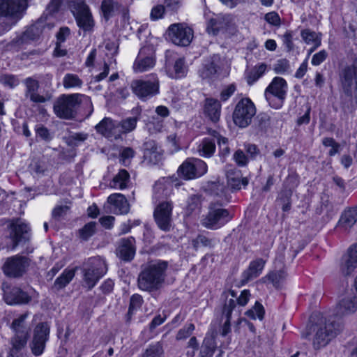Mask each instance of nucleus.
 Instances as JSON below:
<instances>
[{"label":"nucleus","mask_w":357,"mask_h":357,"mask_svg":"<svg viewBox=\"0 0 357 357\" xmlns=\"http://www.w3.org/2000/svg\"><path fill=\"white\" fill-rule=\"evenodd\" d=\"M167 268L165 261H151L146 265L138 277L139 288L147 291L160 289L165 281Z\"/></svg>","instance_id":"f257e3e1"},{"label":"nucleus","mask_w":357,"mask_h":357,"mask_svg":"<svg viewBox=\"0 0 357 357\" xmlns=\"http://www.w3.org/2000/svg\"><path fill=\"white\" fill-rule=\"evenodd\" d=\"M340 326L335 321L321 317L312 328V344L315 350L326 347L339 333Z\"/></svg>","instance_id":"f03ea898"},{"label":"nucleus","mask_w":357,"mask_h":357,"mask_svg":"<svg viewBox=\"0 0 357 357\" xmlns=\"http://www.w3.org/2000/svg\"><path fill=\"white\" fill-rule=\"evenodd\" d=\"M29 314V312L20 314L11 324L14 335L12 337V348L8 357H24L20 351L26 347L29 337L31 325L27 321Z\"/></svg>","instance_id":"7ed1b4c3"},{"label":"nucleus","mask_w":357,"mask_h":357,"mask_svg":"<svg viewBox=\"0 0 357 357\" xmlns=\"http://www.w3.org/2000/svg\"><path fill=\"white\" fill-rule=\"evenodd\" d=\"M232 218L227 209L218 203L211 204L208 212L202 216V225L208 229L216 230L222 227Z\"/></svg>","instance_id":"20e7f679"},{"label":"nucleus","mask_w":357,"mask_h":357,"mask_svg":"<svg viewBox=\"0 0 357 357\" xmlns=\"http://www.w3.org/2000/svg\"><path fill=\"white\" fill-rule=\"evenodd\" d=\"M84 95L79 93L62 95L58 98L54 104V112L61 119H73L76 109L82 102V98Z\"/></svg>","instance_id":"39448f33"},{"label":"nucleus","mask_w":357,"mask_h":357,"mask_svg":"<svg viewBox=\"0 0 357 357\" xmlns=\"http://www.w3.org/2000/svg\"><path fill=\"white\" fill-rule=\"evenodd\" d=\"M107 271V264L104 259L100 257L90 258L83 270L84 286L91 289Z\"/></svg>","instance_id":"423d86ee"},{"label":"nucleus","mask_w":357,"mask_h":357,"mask_svg":"<svg viewBox=\"0 0 357 357\" xmlns=\"http://www.w3.org/2000/svg\"><path fill=\"white\" fill-rule=\"evenodd\" d=\"M287 92V82L282 77H275L265 89L264 96L272 108L278 109L284 104Z\"/></svg>","instance_id":"0eeeda50"},{"label":"nucleus","mask_w":357,"mask_h":357,"mask_svg":"<svg viewBox=\"0 0 357 357\" xmlns=\"http://www.w3.org/2000/svg\"><path fill=\"white\" fill-rule=\"evenodd\" d=\"M256 114V107L249 98H242L236 104L233 112L234 123L240 128H246Z\"/></svg>","instance_id":"6e6552de"},{"label":"nucleus","mask_w":357,"mask_h":357,"mask_svg":"<svg viewBox=\"0 0 357 357\" xmlns=\"http://www.w3.org/2000/svg\"><path fill=\"white\" fill-rule=\"evenodd\" d=\"M167 34L169 39L178 46H188L194 37V31L191 27L184 23H175L171 24Z\"/></svg>","instance_id":"1a4fd4ad"},{"label":"nucleus","mask_w":357,"mask_h":357,"mask_svg":"<svg viewBox=\"0 0 357 357\" xmlns=\"http://www.w3.org/2000/svg\"><path fill=\"white\" fill-rule=\"evenodd\" d=\"M132 92L140 99L149 98L159 93L160 82L155 75H152L149 80L137 79L131 83Z\"/></svg>","instance_id":"9d476101"},{"label":"nucleus","mask_w":357,"mask_h":357,"mask_svg":"<svg viewBox=\"0 0 357 357\" xmlns=\"http://www.w3.org/2000/svg\"><path fill=\"white\" fill-rule=\"evenodd\" d=\"M49 335L50 326L47 323H39L35 326L29 343L31 351L34 356H40L44 352Z\"/></svg>","instance_id":"9b49d317"},{"label":"nucleus","mask_w":357,"mask_h":357,"mask_svg":"<svg viewBox=\"0 0 357 357\" xmlns=\"http://www.w3.org/2000/svg\"><path fill=\"white\" fill-rule=\"evenodd\" d=\"M28 6L27 0H0V15L17 22Z\"/></svg>","instance_id":"f8f14e48"},{"label":"nucleus","mask_w":357,"mask_h":357,"mask_svg":"<svg viewBox=\"0 0 357 357\" xmlns=\"http://www.w3.org/2000/svg\"><path fill=\"white\" fill-rule=\"evenodd\" d=\"M178 172L185 179H193L206 173L207 165L201 159L188 158L179 167Z\"/></svg>","instance_id":"ddd939ff"},{"label":"nucleus","mask_w":357,"mask_h":357,"mask_svg":"<svg viewBox=\"0 0 357 357\" xmlns=\"http://www.w3.org/2000/svg\"><path fill=\"white\" fill-rule=\"evenodd\" d=\"M173 207L172 201H165L160 202L154 210L155 221L158 227L162 231H168L172 227Z\"/></svg>","instance_id":"4468645a"},{"label":"nucleus","mask_w":357,"mask_h":357,"mask_svg":"<svg viewBox=\"0 0 357 357\" xmlns=\"http://www.w3.org/2000/svg\"><path fill=\"white\" fill-rule=\"evenodd\" d=\"M29 266V260L25 257L15 255L6 259L2 269L8 277L18 278L22 276Z\"/></svg>","instance_id":"2eb2a0df"},{"label":"nucleus","mask_w":357,"mask_h":357,"mask_svg":"<svg viewBox=\"0 0 357 357\" xmlns=\"http://www.w3.org/2000/svg\"><path fill=\"white\" fill-rule=\"evenodd\" d=\"M75 14L77 26L84 31H91L95 25L89 7L83 1H78L75 5Z\"/></svg>","instance_id":"dca6fc26"},{"label":"nucleus","mask_w":357,"mask_h":357,"mask_svg":"<svg viewBox=\"0 0 357 357\" xmlns=\"http://www.w3.org/2000/svg\"><path fill=\"white\" fill-rule=\"evenodd\" d=\"M342 85L345 93L354 96L357 100V68L351 66L345 68L342 74Z\"/></svg>","instance_id":"f3484780"},{"label":"nucleus","mask_w":357,"mask_h":357,"mask_svg":"<svg viewBox=\"0 0 357 357\" xmlns=\"http://www.w3.org/2000/svg\"><path fill=\"white\" fill-rule=\"evenodd\" d=\"M148 48L143 47L140 50L135 59L132 68L135 73H140L153 68L155 64V58L152 54H146Z\"/></svg>","instance_id":"a211bd4d"},{"label":"nucleus","mask_w":357,"mask_h":357,"mask_svg":"<svg viewBox=\"0 0 357 357\" xmlns=\"http://www.w3.org/2000/svg\"><path fill=\"white\" fill-rule=\"evenodd\" d=\"M25 85V96L30 100L36 103H43L49 100L50 97L44 96L38 93L39 83L36 79L31 77H27L24 80Z\"/></svg>","instance_id":"6ab92c4d"},{"label":"nucleus","mask_w":357,"mask_h":357,"mask_svg":"<svg viewBox=\"0 0 357 357\" xmlns=\"http://www.w3.org/2000/svg\"><path fill=\"white\" fill-rule=\"evenodd\" d=\"M98 132L107 138H119V130H118L117 122L109 118H104L96 126Z\"/></svg>","instance_id":"aec40b11"},{"label":"nucleus","mask_w":357,"mask_h":357,"mask_svg":"<svg viewBox=\"0 0 357 357\" xmlns=\"http://www.w3.org/2000/svg\"><path fill=\"white\" fill-rule=\"evenodd\" d=\"M357 268V245L352 246L342 259L340 271L344 275H350Z\"/></svg>","instance_id":"412c9836"},{"label":"nucleus","mask_w":357,"mask_h":357,"mask_svg":"<svg viewBox=\"0 0 357 357\" xmlns=\"http://www.w3.org/2000/svg\"><path fill=\"white\" fill-rule=\"evenodd\" d=\"M107 202L113 206V210L116 214H126L128 213L130 206L127 199L121 193H114L107 198Z\"/></svg>","instance_id":"4be33fe9"},{"label":"nucleus","mask_w":357,"mask_h":357,"mask_svg":"<svg viewBox=\"0 0 357 357\" xmlns=\"http://www.w3.org/2000/svg\"><path fill=\"white\" fill-rule=\"evenodd\" d=\"M4 299L9 305H18L28 303L31 300V297L21 289L14 287L6 294Z\"/></svg>","instance_id":"5701e85b"},{"label":"nucleus","mask_w":357,"mask_h":357,"mask_svg":"<svg viewBox=\"0 0 357 357\" xmlns=\"http://www.w3.org/2000/svg\"><path fill=\"white\" fill-rule=\"evenodd\" d=\"M29 227L24 222H18L13 225L10 238L13 242V246L16 247L20 243L25 242L29 238Z\"/></svg>","instance_id":"b1692460"},{"label":"nucleus","mask_w":357,"mask_h":357,"mask_svg":"<svg viewBox=\"0 0 357 357\" xmlns=\"http://www.w3.org/2000/svg\"><path fill=\"white\" fill-rule=\"evenodd\" d=\"M135 239L132 237L122 239L117 249V255L124 261L131 260L135 254Z\"/></svg>","instance_id":"393cba45"},{"label":"nucleus","mask_w":357,"mask_h":357,"mask_svg":"<svg viewBox=\"0 0 357 357\" xmlns=\"http://www.w3.org/2000/svg\"><path fill=\"white\" fill-rule=\"evenodd\" d=\"M204 112L213 122L219 121L221 114V104L214 98H206L204 104Z\"/></svg>","instance_id":"a878e982"},{"label":"nucleus","mask_w":357,"mask_h":357,"mask_svg":"<svg viewBox=\"0 0 357 357\" xmlns=\"http://www.w3.org/2000/svg\"><path fill=\"white\" fill-rule=\"evenodd\" d=\"M226 175L227 184L232 189L238 190L241 186H246L248 183L247 178H243L241 172L238 169H229Z\"/></svg>","instance_id":"bb28decb"},{"label":"nucleus","mask_w":357,"mask_h":357,"mask_svg":"<svg viewBox=\"0 0 357 357\" xmlns=\"http://www.w3.org/2000/svg\"><path fill=\"white\" fill-rule=\"evenodd\" d=\"M265 261L262 259H258L250 263L248 268L243 273V282L248 281L258 277L262 272Z\"/></svg>","instance_id":"cd10ccee"},{"label":"nucleus","mask_w":357,"mask_h":357,"mask_svg":"<svg viewBox=\"0 0 357 357\" xmlns=\"http://www.w3.org/2000/svg\"><path fill=\"white\" fill-rule=\"evenodd\" d=\"M357 309V297L350 296L343 298L337 306V313L344 315L352 313Z\"/></svg>","instance_id":"c85d7f7f"},{"label":"nucleus","mask_w":357,"mask_h":357,"mask_svg":"<svg viewBox=\"0 0 357 357\" xmlns=\"http://www.w3.org/2000/svg\"><path fill=\"white\" fill-rule=\"evenodd\" d=\"M357 221V206L344 211L340 220L339 225L344 229L351 228Z\"/></svg>","instance_id":"c756f323"},{"label":"nucleus","mask_w":357,"mask_h":357,"mask_svg":"<svg viewBox=\"0 0 357 357\" xmlns=\"http://www.w3.org/2000/svg\"><path fill=\"white\" fill-rule=\"evenodd\" d=\"M229 294L232 297L228 300L223 308V314L226 316L227 320L224 325L223 335H225L229 329L230 317L233 310L236 307V301L234 298L236 297V294L234 291H229Z\"/></svg>","instance_id":"7c9ffc66"},{"label":"nucleus","mask_w":357,"mask_h":357,"mask_svg":"<svg viewBox=\"0 0 357 357\" xmlns=\"http://www.w3.org/2000/svg\"><path fill=\"white\" fill-rule=\"evenodd\" d=\"M44 17H41L40 20L37 22L33 25L29 27L23 33L21 38L22 42H26L27 40H35L40 33V28L43 27L44 23L46 22L44 19Z\"/></svg>","instance_id":"2f4dec72"},{"label":"nucleus","mask_w":357,"mask_h":357,"mask_svg":"<svg viewBox=\"0 0 357 357\" xmlns=\"http://www.w3.org/2000/svg\"><path fill=\"white\" fill-rule=\"evenodd\" d=\"M64 0H52L47 6L46 10L42 17L47 22V26L49 29H52L54 25V20H52V15L57 12Z\"/></svg>","instance_id":"473e14b6"},{"label":"nucleus","mask_w":357,"mask_h":357,"mask_svg":"<svg viewBox=\"0 0 357 357\" xmlns=\"http://www.w3.org/2000/svg\"><path fill=\"white\" fill-rule=\"evenodd\" d=\"M130 175L128 172L125 169H121L119 173L114 177L110 186L114 189L123 190L127 187V183L129 181Z\"/></svg>","instance_id":"72a5a7b5"},{"label":"nucleus","mask_w":357,"mask_h":357,"mask_svg":"<svg viewBox=\"0 0 357 357\" xmlns=\"http://www.w3.org/2000/svg\"><path fill=\"white\" fill-rule=\"evenodd\" d=\"M215 149V142L210 138H204L199 144L197 151L201 156L211 157Z\"/></svg>","instance_id":"f704fd0d"},{"label":"nucleus","mask_w":357,"mask_h":357,"mask_svg":"<svg viewBox=\"0 0 357 357\" xmlns=\"http://www.w3.org/2000/svg\"><path fill=\"white\" fill-rule=\"evenodd\" d=\"M82 85V79L76 74L67 73L63 78V86L66 89H80Z\"/></svg>","instance_id":"c9c22d12"},{"label":"nucleus","mask_w":357,"mask_h":357,"mask_svg":"<svg viewBox=\"0 0 357 357\" xmlns=\"http://www.w3.org/2000/svg\"><path fill=\"white\" fill-rule=\"evenodd\" d=\"M186 73L187 68L185 66L184 59L179 58L175 61L172 70H169L168 74L172 78L180 79L185 77Z\"/></svg>","instance_id":"e433bc0d"},{"label":"nucleus","mask_w":357,"mask_h":357,"mask_svg":"<svg viewBox=\"0 0 357 357\" xmlns=\"http://www.w3.org/2000/svg\"><path fill=\"white\" fill-rule=\"evenodd\" d=\"M137 121V117H128L117 123L118 130H119V138L123 134H126L134 130L136 128Z\"/></svg>","instance_id":"4c0bfd02"},{"label":"nucleus","mask_w":357,"mask_h":357,"mask_svg":"<svg viewBox=\"0 0 357 357\" xmlns=\"http://www.w3.org/2000/svg\"><path fill=\"white\" fill-rule=\"evenodd\" d=\"M75 274V268L65 269L62 274L56 278L54 287L58 289L65 287L73 280Z\"/></svg>","instance_id":"58836bf2"},{"label":"nucleus","mask_w":357,"mask_h":357,"mask_svg":"<svg viewBox=\"0 0 357 357\" xmlns=\"http://www.w3.org/2000/svg\"><path fill=\"white\" fill-rule=\"evenodd\" d=\"M302 39L307 45H315L319 47L321 45V36L310 29H305L301 31Z\"/></svg>","instance_id":"ea45409f"},{"label":"nucleus","mask_w":357,"mask_h":357,"mask_svg":"<svg viewBox=\"0 0 357 357\" xmlns=\"http://www.w3.org/2000/svg\"><path fill=\"white\" fill-rule=\"evenodd\" d=\"M173 185V181L170 178H163L155 183L154 191L157 194H162L167 196L170 194V188Z\"/></svg>","instance_id":"a19ab883"},{"label":"nucleus","mask_w":357,"mask_h":357,"mask_svg":"<svg viewBox=\"0 0 357 357\" xmlns=\"http://www.w3.org/2000/svg\"><path fill=\"white\" fill-rule=\"evenodd\" d=\"M287 275L284 271H278L271 273L266 276L268 280L275 287H280L285 281Z\"/></svg>","instance_id":"79ce46f5"},{"label":"nucleus","mask_w":357,"mask_h":357,"mask_svg":"<svg viewBox=\"0 0 357 357\" xmlns=\"http://www.w3.org/2000/svg\"><path fill=\"white\" fill-rule=\"evenodd\" d=\"M0 84L5 87L13 89L20 84V80L13 75L1 74L0 75Z\"/></svg>","instance_id":"37998d69"},{"label":"nucleus","mask_w":357,"mask_h":357,"mask_svg":"<svg viewBox=\"0 0 357 357\" xmlns=\"http://www.w3.org/2000/svg\"><path fill=\"white\" fill-rule=\"evenodd\" d=\"M96 223L95 222H90L79 229V237L82 239L86 241L96 233Z\"/></svg>","instance_id":"c03bdc74"},{"label":"nucleus","mask_w":357,"mask_h":357,"mask_svg":"<svg viewBox=\"0 0 357 357\" xmlns=\"http://www.w3.org/2000/svg\"><path fill=\"white\" fill-rule=\"evenodd\" d=\"M246 315L252 319L261 320L264 315V309L261 304L257 302L255 306L246 312Z\"/></svg>","instance_id":"a18cd8bd"},{"label":"nucleus","mask_w":357,"mask_h":357,"mask_svg":"<svg viewBox=\"0 0 357 357\" xmlns=\"http://www.w3.org/2000/svg\"><path fill=\"white\" fill-rule=\"evenodd\" d=\"M115 9V2L113 0H103L101 4V10L103 16L109 19L114 14Z\"/></svg>","instance_id":"49530a36"},{"label":"nucleus","mask_w":357,"mask_h":357,"mask_svg":"<svg viewBox=\"0 0 357 357\" xmlns=\"http://www.w3.org/2000/svg\"><path fill=\"white\" fill-rule=\"evenodd\" d=\"M223 19H211L207 25V32L209 34L216 35L220 29H223Z\"/></svg>","instance_id":"de8ad7c7"},{"label":"nucleus","mask_w":357,"mask_h":357,"mask_svg":"<svg viewBox=\"0 0 357 357\" xmlns=\"http://www.w3.org/2000/svg\"><path fill=\"white\" fill-rule=\"evenodd\" d=\"M165 13V7L163 5H156L153 6L150 12V19L152 21H156L162 19Z\"/></svg>","instance_id":"09e8293b"},{"label":"nucleus","mask_w":357,"mask_h":357,"mask_svg":"<svg viewBox=\"0 0 357 357\" xmlns=\"http://www.w3.org/2000/svg\"><path fill=\"white\" fill-rule=\"evenodd\" d=\"M135 156V151L130 147L124 148L121 153V162L123 165L128 166Z\"/></svg>","instance_id":"8fccbe9b"},{"label":"nucleus","mask_w":357,"mask_h":357,"mask_svg":"<svg viewBox=\"0 0 357 357\" xmlns=\"http://www.w3.org/2000/svg\"><path fill=\"white\" fill-rule=\"evenodd\" d=\"M195 330V326L192 324H189L186 326L180 329L176 335L177 340H183L188 337L193 331Z\"/></svg>","instance_id":"3c124183"},{"label":"nucleus","mask_w":357,"mask_h":357,"mask_svg":"<svg viewBox=\"0 0 357 357\" xmlns=\"http://www.w3.org/2000/svg\"><path fill=\"white\" fill-rule=\"evenodd\" d=\"M264 20L271 25L278 26L280 25V17L276 12H270L265 15Z\"/></svg>","instance_id":"603ef678"},{"label":"nucleus","mask_w":357,"mask_h":357,"mask_svg":"<svg viewBox=\"0 0 357 357\" xmlns=\"http://www.w3.org/2000/svg\"><path fill=\"white\" fill-rule=\"evenodd\" d=\"M143 299L142 297L139 294H134L130 298V303L129 307V312L132 313L134 310L139 308L142 305Z\"/></svg>","instance_id":"864d4df0"},{"label":"nucleus","mask_w":357,"mask_h":357,"mask_svg":"<svg viewBox=\"0 0 357 357\" xmlns=\"http://www.w3.org/2000/svg\"><path fill=\"white\" fill-rule=\"evenodd\" d=\"M289 62L285 59L278 61L275 64L273 70L278 74H284L289 70Z\"/></svg>","instance_id":"5fc2aeb1"},{"label":"nucleus","mask_w":357,"mask_h":357,"mask_svg":"<svg viewBox=\"0 0 357 357\" xmlns=\"http://www.w3.org/2000/svg\"><path fill=\"white\" fill-rule=\"evenodd\" d=\"M216 72V66L211 62L204 67L201 73L203 78H209L214 75Z\"/></svg>","instance_id":"6e6d98bb"},{"label":"nucleus","mask_w":357,"mask_h":357,"mask_svg":"<svg viewBox=\"0 0 357 357\" xmlns=\"http://www.w3.org/2000/svg\"><path fill=\"white\" fill-rule=\"evenodd\" d=\"M233 158L238 165L242 167L246 165L248 161V158L241 150L236 151L233 155Z\"/></svg>","instance_id":"4d7b16f0"},{"label":"nucleus","mask_w":357,"mask_h":357,"mask_svg":"<svg viewBox=\"0 0 357 357\" xmlns=\"http://www.w3.org/2000/svg\"><path fill=\"white\" fill-rule=\"evenodd\" d=\"M327 56L326 50H321L313 55L311 63L313 66H319L325 61Z\"/></svg>","instance_id":"13d9d810"},{"label":"nucleus","mask_w":357,"mask_h":357,"mask_svg":"<svg viewBox=\"0 0 357 357\" xmlns=\"http://www.w3.org/2000/svg\"><path fill=\"white\" fill-rule=\"evenodd\" d=\"M36 135L43 140L49 141L52 139L50 131L43 126H38L36 128Z\"/></svg>","instance_id":"bf43d9fd"},{"label":"nucleus","mask_w":357,"mask_h":357,"mask_svg":"<svg viewBox=\"0 0 357 357\" xmlns=\"http://www.w3.org/2000/svg\"><path fill=\"white\" fill-rule=\"evenodd\" d=\"M146 126L149 132L154 134L161 131L162 128V123L159 120H155V121L148 123Z\"/></svg>","instance_id":"052dcab7"},{"label":"nucleus","mask_w":357,"mask_h":357,"mask_svg":"<svg viewBox=\"0 0 357 357\" xmlns=\"http://www.w3.org/2000/svg\"><path fill=\"white\" fill-rule=\"evenodd\" d=\"M235 91L236 87L234 84L229 85L222 91L220 93L221 100L222 101H226L233 95Z\"/></svg>","instance_id":"680f3d73"},{"label":"nucleus","mask_w":357,"mask_h":357,"mask_svg":"<svg viewBox=\"0 0 357 357\" xmlns=\"http://www.w3.org/2000/svg\"><path fill=\"white\" fill-rule=\"evenodd\" d=\"M70 35V29L69 28L65 26L61 27L56 34L57 43H63L66 38Z\"/></svg>","instance_id":"e2e57ef3"},{"label":"nucleus","mask_w":357,"mask_h":357,"mask_svg":"<svg viewBox=\"0 0 357 357\" xmlns=\"http://www.w3.org/2000/svg\"><path fill=\"white\" fill-rule=\"evenodd\" d=\"M223 29L229 34H235L237 31V28L234 24L229 22L227 18H223Z\"/></svg>","instance_id":"0e129e2a"},{"label":"nucleus","mask_w":357,"mask_h":357,"mask_svg":"<svg viewBox=\"0 0 357 357\" xmlns=\"http://www.w3.org/2000/svg\"><path fill=\"white\" fill-rule=\"evenodd\" d=\"M250 294L248 290L245 289L242 291L241 295L237 298L238 304L241 306H245L250 299Z\"/></svg>","instance_id":"69168bd1"},{"label":"nucleus","mask_w":357,"mask_h":357,"mask_svg":"<svg viewBox=\"0 0 357 357\" xmlns=\"http://www.w3.org/2000/svg\"><path fill=\"white\" fill-rule=\"evenodd\" d=\"M68 209L69 207L67 206H56L52 211V215L54 218H59L66 214Z\"/></svg>","instance_id":"338daca9"},{"label":"nucleus","mask_w":357,"mask_h":357,"mask_svg":"<svg viewBox=\"0 0 357 357\" xmlns=\"http://www.w3.org/2000/svg\"><path fill=\"white\" fill-rule=\"evenodd\" d=\"M114 217L108 215L102 217L100 219V222L105 228L110 229L114 225Z\"/></svg>","instance_id":"774afa93"}]
</instances>
